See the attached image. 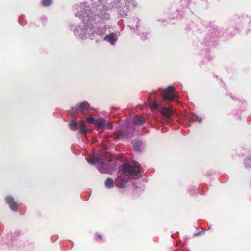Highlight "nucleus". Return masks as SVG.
I'll use <instances>...</instances> for the list:
<instances>
[{"label": "nucleus", "instance_id": "nucleus-1", "mask_svg": "<svg viewBox=\"0 0 251 251\" xmlns=\"http://www.w3.org/2000/svg\"><path fill=\"white\" fill-rule=\"evenodd\" d=\"M141 168L138 163H125L119 172V176L115 180V185L124 187L131 178L137 179L141 177Z\"/></svg>", "mask_w": 251, "mask_h": 251}, {"label": "nucleus", "instance_id": "nucleus-13", "mask_svg": "<svg viewBox=\"0 0 251 251\" xmlns=\"http://www.w3.org/2000/svg\"><path fill=\"white\" fill-rule=\"evenodd\" d=\"M116 134L117 135V137L118 138H123L126 136V132L124 130H117L116 131Z\"/></svg>", "mask_w": 251, "mask_h": 251}, {"label": "nucleus", "instance_id": "nucleus-5", "mask_svg": "<svg viewBox=\"0 0 251 251\" xmlns=\"http://www.w3.org/2000/svg\"><path fill=\"white\" fill-rule=\"evenodd\" d=\"M89 108V104L86 101L79 103L78 105H77L76 107V110L80 111L83 114L85 115L88 113Z\"/></svg>", "mask_w": 251, "mask_h": 251}, {"label": "nucleus", "instance_id": "nucleus-19", "mask_svg": "<svg viewBox=\"0 0 251 251\" xmlns=\"http://www.w3.org/2000/svg\"><path fill=\"white\" fill-rule=\"evenodd\" d=\"M152 107L154 108H156L158 107V105L156 103V102L154 101L152 104Z\"/></svg>", "mask_w": 251, "mask_h": 251}, {"label": "nucleus", "instance_id": "nucleus-11", "mask_svg": "<svg viewBox=\"0 0 251 251\" xmlns=\"http://www.w3.org/2000/svg\"><path fill=\"white\" fill-rule=\"evenodd\" d=\"M106 187L110 188L113 187L114 182L113 180L111 178H107L105 183Z\"/></svg>", "mask_w": 251, "mask_h": 251}, {"label": "nucleus", "instance_id": "nucleus-14", "mask_svg": "<svg viewBox=\"0 0 251 251\" xmlns=\"http://www.w3.org/2000/svg\"><path fill=\"white\" fill-rule=\"evenodd\" d=\"M141 145V141H136L134 144V148L135 150L137 151H139L140 149V146Z\"/></svg>", "mask_w": 251, "mask_h": 251}, {"label": "nucleus", "instance_id": "nucleus-18", "mask_svg": "<svg viewBox=\"0 0 251 251\" xmlns=\"http://www.w3.org/2000/svg\"><path fill=\"white\" fill-rule=\"evenodd\" d=\"M102 239V236L101 235L97 234L96 237V240H101Z\"/></svg>", "mask_w": 251, "mask_h": 251}, {"label": "nucleus", "instance_id": "nucleus-20", "mask_svg": "<svg viewBox=\"0 0 251 251\" xmlns=\"http://www.w3.org/2000/svg\"><path fill=\"white\" fill-rule=\"evenodd\" d=\"M120 14H121L122 16H124V14H122L121 12L120 13Z\"/></svg>", "mask_w": 251, "mask_h": 251}, {"label": "nucleus", "instance_id": "nucleus-16", "mask_svg": "<svg viewBox=\"0 0 251 251\" xmlns=\"http://www.w3.org/2000/svg\"><path fill=\"white\" fill-rule=\"evenodd\" d=\"M105 38L108 39L109 41L111 43L113 42L114 41L113 36L111 34L107 35L105 36Z\"/></svg>", "mask_w": 251, "mask_h": 251}, {"label": "nucleus", "instance_id": "nucleus-15", "mask_svg": "<svg viewBox=\"0 0 251 251\" xmlns=\"http://www.w3.org/2000/svg\"><path fill=\"white\" fill-rule=\"evenodd\" d=\"M52 3V0H42V4L44 6H48Z\"/></svg>", "mask_w": 251, "mask_h": 251}, {"label": "nucleus", "instance_id": "nucleus-7", "mask_svg": "<svg viewBox=\"0 0 251 251\" xmlns=\"http://www.w3.org/2000/svg\"><path fill=\"white\" fill-rule=\"evenodd\" d=\"M133 122L136 124L142 126L145 123V121L142 116L137 115L133 119Z\"/></svg>", "mask_w": 251, "mask_h": 251}, {"label": "nucleus", "instance_id": "nucleus-3", "mask_svg": "<svg viewBox=\"0 0 251 251\" xmlns=\"http://www.w3.org/2000/svg\"><path fill=\"white\" fill-rule=\"evenodd\" d=\"M175 87L172 86H170L165 89L162 93L163 99L165 100L173 101L175 97Z\"/></svg>", "mask_w": 251, "mask_h": 251}, {"label": "nucleus", "instance_id": "nucleus-9", "mask_svg": "<svg viewBox=\"0 0 251 251\" xmlns=\"http://www.w3.org/2000/svg\"><path fill=\"white\" fill-rule=\"evenodd\" d=\"M125 1L127 7H129L131 5L135 7L137 5V3L135 0H125Z\"/></svg>", "mask_w": 251, "mask_h": 251}, {"label": "nucleus", "instance_id": "nucleus-8", "mask_svg": "<svg viewBox=\"0 0 251 251\" xmlns=\"http://www.w3.org/2000/svg\"><path fill=\"white\" fill-rule=\"evenodd\" d=\"M95 124L99 128L103 129L105 127V121L103 119H98L96 120Z\"/></svg>", "mask_w": 251, "mask_h": 251}, {"label": "nucleus", "instance_id": "nucleus-10", "mask_svg": "<svg viewBox=\"0 0 251 251\" xmlns=\"http://www.w3.org/2000/svg\"><path fill=\"white\" fill-rule=\"evenodd\" d=\"M88 162L90 164H95L100 162V159L99 158H87Z\"/></svg>", "mask_w": 251, "mask_h": 251}, {"label": "nucleus", "instance_id": "nucleus-6", "mask_svg": "<svg viewBox=\"0 0 251 251\" xmlns=\"http://www.w3.org/2000/svg\"><path fill=\"white\" fill-rule=\"evenodd\" d=\"M161 113L163 116L168 118H170L173 114L172 110L166 107L162 108Z\"/></svg>", "mask_w": 251, "mask_h": 251}, {"label": "nucleus", "instance_id": "nucleus-12", "mask_svg": "<svg viewBox=\"0 0 251 251\" xmlns=\"http://www.w3.org/2000/svg\"><path fill=\"white\" fill-rule=\"evenodd\" d=\"M101 169L100 170V171L103 173H109L111 172L110 170L108 169V166L107 164L102 163L101 164Z\"/></svg>", "mask_w": 251, "mask_h": 251}, {"label": "nucleus", "instance_id": "nucleus-2", "mask_svg": "<svg viewBox=\"0 0 251 251\" xmlns=\"http://www.w3.org/2000/svg\"><path fill=\"white\" fill-rule=\"evenodd\" d=\"M69 126L73 130H76L78 129H80L79 133L80 134H85L87 132L86 129L85 122L82 120L80 121L78 123L72 120L70 122Z\"/></svg>", "mask_w": 251, "mask_h": 251}, {"label": "nucleus", "instance_id": "nucleus-17", "mask_svg": "<svg viewBox=\"0 0 251 251\" xmlns=\"http://www.w3.org/2000/svg\"><path fill=\"white\" fill-rule=\"evenodd\" d=\"M86 121L88 123L92 124L94 122V118L91 117H89L86 119Z\"/></svg>", "mask_w": 251, "mask_h": 251}, {"label": "nucleus", "instance_id": "nucleus-4", "mask_svg": "<svg viewBox=\"0 0 251 251\" xmlns=\"http://www.w3.org/2000/svg\"><path fill=\"white\" fill-rule=\"evenodd\" d=\"M6 202L9 205L10 209L17 211L18 210L19 206L17 203L15 201L14 198L11 196H8L5 198Z\"/></svg>", "mask_w": 251, "mask_h": 251}]
</instances>
